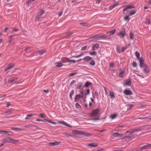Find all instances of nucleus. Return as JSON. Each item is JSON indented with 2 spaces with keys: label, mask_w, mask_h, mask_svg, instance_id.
I'll return each instance as SVG.
<instances>
[{
  "label": "nucleus",
  "mask_w": 151,
  "mask_h": 151,
  "mask_svg": "<svg viewBox=\"0 0 151 151\" xmlns=\"http://www.w3.org/2000/svg\"><path fill=\"white\" fill-rule=\"evenodd\" d=\"M106 37L104 36H100L99 35H96L93 37L89 38L88 40L90 41L100 40H106Z\"/></svg>",
  "instance_id": "nucleus-1"
},
{
  "label": "nucleus",
  "mask_w": 151,
  "mask_h": 151,
  "mask_svg": "<svg viewBox=\"0 0 151 151\" xmlns=\"http://www.w3.org/2000/svg\"><path fill=\"white\" fill-rule=\"evenodd\" d=\"M73 133L75 134V136H76V135H81L84 136L88 137L91 135V134L89 133L84 132L80 131H74Z\"/></svg>",
  "instance_id": "nucleus-2"
},
{
  "label": "nucleus",
  "mask_w": 151,
  "mask_h": 151,
  "mask_svg": "<svg viewBox=\"0 0 151 151\" xmlns=\"http://www.w3.org/2000/svg\"><path fill=\"white\" fill-rule=\"evenodd\" d=\"M126 34L125 29L122 28L121 31L119 33L118 35L121 38L124 37Z\"/></svg>",
  "instance_id": "nucleus-3"
},
{
  "label": "nucleus",
  "mask_w": 151,
  "mask_h": 151,
  "mask_svg": "<svg viewBox=\"0 0 151 151\" xmlns=\"http://www.w3.org/2000/svg\"><path fill=\"white\" fill-rule=\"evenodd\" d=\"M135 7V6L133 5H127L123 9V14H125V12L126 11L128 12L130 9L134 8Z\"/></svg>",
  "instance_id": "nucleus-4"
},
{
  "label": "nucleus",
  "mask_w": 151,
  "mask_h": 151,
  "mask_svg": "<svg viewBox=\"0 0 151 151\" xmlns=\"http://www.w3.org/2000/svg\"><path fill=\"white\" fill-rule=\"evenodd\" d=\"M147 126V125H144L142 126L139 127L137 128L133 129V130L134 133L136 132H140L142 130H144V128Z\"/></svg>",
  "instance_id": "nucleus-5"
},
{
  "label": "nucleus",
  "mask_w": 151,
  "mask_h": 151,
  "mask_svg": "<svg viewBox=\"0 0 151 151\" xmlns=\"http://www.w3.org/2000/svg\"><path fill=\"white\" fill-rule=\"evenodd\" d=\"M139 64L140 68H143V67L146 65L144 63V60L142 57H141L139 60Z\"/></svg>",
  "instance_id": "nucleus-6"
},
{
  "label": "nucleus",
  "mask_w": 151,
  "mask_h": 151,
  "mask_svg": "<svg viewBox=\"0 0 151 151\" xmlns=\"http://www.w3.org/2000/svg\"><path fill=\"white\" fill-rule=\"evenodd\" d=\"M99 112V109H96L92 111L91 115L93 116H94L97 115Z\"/></svg>",
  "instance_id": "nucleus-7"
},
{
  "label": "nucleus",
  "mask_w": 151,
  "mask_h": 151,
  "mask_svg": "<svg viewBox=\"0 0 151 151\" xmlns=\"http://www.w3.org/2000/svg\"><path fill=\"white\" fill-rule=\"evenodd\" d=\"M143 68H144L143 71L145 73H148L150 72L149 67L146 65H144Z\"/></svg>",
  "instance_id": "nucleus-8"
},
{
  "label": "nucleus",
  "mask_w": 151,
  "mask_h": 151,
  "mask_svg": "<svg viewBox=\"0 0 151 151\" xmlns=\"http://www.w3.org/2000/svg\"><path fill=\"white\" fill-rule=\"evenodd\" d=\"M84 87V85L83 84V83H80L78 85L76 89L82 90Z\"/></svg>",
  "instance_id": "nucleus-9"
},
{
  "label": "nucleus",
  "mask_w": 151,
  "mask_h": 151,
  "mask_svg": "<svg viewBox=\"0 0 151 151\" xmlns=\"http://www.w3.org/2000/svg\"><path fill=\"white\" fill-rule=\"evenodd\" d=\"M151 147V144H148V145H145L141 147L140 148H139V149H148L149 147Z\"/></svg>",
  "instance_id": "nucleus-10"
},
{
  "label": "nucleus",
  "mask_w": 151,
  "mask_h": 151,
  "mask_svg": "<svg viewBox=\"0 0 151 151\" xmlns=\"http://www.w3.org/2000/svg\"><path fill=\"white\" fill-rule=\"evenodd\" d=\"M99 47V44H93L92 47V50H97Z\"/></svg>",
  "instance_id": "nucleus-11"
},
{
  "label": "nucleus",
  "mask_w": 151,
  "mask_h": 151,
  "mask_svg": "<svg viewBox=\"0 0 151 151\" xmlns=\"http://www.w3.org/2000/svg\"><path fill=\"white\" fill-rule=\"evenodd\" d=\"M124 93L126 95H129L132 94V93L131 91L129 90H125L124 92Z\"/></svg>",
  "instance_id": "nucleus-12"
},
{
  "label": "nucleus",
  "mask_w": 151,
  "mask_h": 151,
  "mask_svg": "<svg viewBox=\"0 0 151 151\" xmlns=\"http://www.w3.org/2000/svg\"><path fill=\"white\" fill-rule=\"evenodd\" d=\"M14 64L12 65L11 64H9L8 65V67L5 70V71H6L8 70L12 69L14 67Z\"/></svg>",
  "instance_id": "nucleus-13"
},
{
  "label": "nucleus",
  "mask_w": 151,
  "mask_h": 151,
  "mask_svg": "<svg viewBox=\"0 0 151 151\" xmlns=\"http://www.w3.org/2000/svg\"><path fill=\"white\" fill-rule=\"evenodd\" d=\"M92 58L89 56H85L83 58V60L87 61L88 62L92 59Z\"/></svg>",
  "instance_id": "nucleus-14"
},
{
  "label": "nucleus",
  "mask_w": 151,
  "mask_h": 151,
  "mask_svg": "<svg viewBox=\"0 0 151 151\" xmlns=\"http://www.w3.org/2000/svg\"><path fill=\"white\" fill-rule=\"evenodd\" d=\"M112 135L113 136L116 137H121V136H123V134H119L117 132H115V133H113L112 134Z\"/></svg>",
  "instance_id": "nucleus-15"
},
{
  "label": "nucleus",
  "mask_w": 151,
  "mask_h": 151,
  "mask_svg": "<svg viewBox=\"0 0 151 151\" xmlns=\"http://www.w3.org/2000/svg\"><path fill=\"white\" fill-rule=\"evenodd\" d=\"M11 128L13 130L17 131L18 132L22 131L24 129L21 128H16L14 127H12Z\"/></svg>",
  "instance_id": "nucleus-16"
},
{
  "label": "nucleus",
  "mask_w": 151,
  "mask_h": 151,
  "mask_svg": "<svg viewBox=\"0 0 151 151\" xmlns=\"http://www.w3.org/2000/svg\"><path fill=\"white\" fill-rule=\"evenodd\" d=\"M11 138H7L4 139L2 141V142L4 143L9 142L10 143Z\"/></svg>",
  "instance_id": "nucleus-17"
},
{
  "label": "nucleus",
  "mask_w": 151,
  "mask_h": 151,
  "mask_svg": "<svg viewBox=\"0 0 151 151\" xmlns=\"http://www.w3.org/2000/svg\"><path fill=\"white\" fill-rule=\"evenodd\" d=\"M17 79V78L16 77L13 78L11 79L8 80V82L9 83H12L14 81H16Z\"/></svg>",
  "instance_id": "nucleus-18"
},
{
  "label": "nucleus",
  "mask_w": 151,
  "mask_h": 151,
  "mask_svg": "<svg viewBox=\"0 0 151 151\" xmlns=\"http://www.w3.org/2000/svg\"><path fill=\"white\" fill-rule=\"evenodd\" d=\"M59 143L58 142H50L49 143V145L50 146H54L57 145H59Z\"/></svg>",
  "instance_id": "nucleus-19"
},
{
  "label": "nucleus",
  "mask_w": 151,
  "mask_h": 151,
  "mask_svg": "<svg viewBox=\"0 0 151 151\" xmlns=\"http://www.w3.org/2000/svg\"><path fill=\"white\" fill-rule=\"evenodd\" d=\"M45 52L46 50L45 49L40 50L37 51V53L41 55H43Z\"/></svg>",
  "instance_id": "nucleus-20"
},
{
  "label": "nucleus",
  "mask_w": 151,
  "mask_h": 151,
  "mask_svg": "<svg viewBox=\"0 0 151 151\" xmlns=\"http://www.w3.org/2000/svg\"><path fill=\"white\" fill-rule=\"evenodd\" d=\"M118 4L115 3L113 4V5L110 6L109 8V10L110 11L111 10L113 9L116 6L118 5Z\"/></svg>",
  "instance_id": "nucleus-21"
},
{
  "label": "nucleus",
  "mask_w": 151,
  "mask_h": 151,
  "mask_svg": "<svg viewBox=\"0 0 151 151\" xmlns=\"http://www.w3.org/2000/svg\"><path fill=\"white\" fill-rule=\"evenodd\" d=\"M131 84V81L130 79L126 80L125 81V85L128 86H130Z\"/></svg>",
  "instance_id": "nucleus-22"
},
{
  "label": "nucleus",
  "mask_w": 151,
  "mask_h": 151,
  "mask_svg": "<svg viewBox=\"0 0 151 151\" xmlns=\"http://www.w3.org/2000/svg\"><path fill=\"white\" fill-rule=\"evenodd\" d=\"M81 98L80 97V94H78L77 95L75 98V102H78L79 100V99Z\"/></svg>",
  "instance_id": "nucleus-23"
},
{
  "label": "nucleus",
  "mask_w": 151,
  "mask_h": 151,
  "mask_svg": "<svg viewBox=\"0 0 151 151\" xmlns=\"http://www.w3.org/2000/svg\"><path fill=\"white\" fill-rule=\"evenodd\" d=\"M88 146H90L92 147H95L98 146V144L96 143H90L88 144Z\"/></svg>",
  "instance_id": "nucleus-24"
},
{
  "label": "nucleus",
  "mask_w": 151,
  "mask_h": 151,
  "mask_svg": "<svg viewBox=\"0 0 151 151\" xmlns=\"http://www.w3.org/2000/svg\"><path fill=\"white\" fill-rule=\"evenodd\" d=\"M118 115L117 114H114L110 116V117L112 119H114Z\"/></svg>",
  "instance_id": "nucleus-25"
},
{
  "label": "nucleus",
  "mask_w": 151,
  "mask_h": 151,
  "mask_svg": "<svg viewBox=\"0 0 151 151\" xmlns=\"http://www.w3.org/2000/svg\"><path fill=\"white\" fill-rule=\"evenodd\" d=\"M109 96H110V98L111 99H114L115 97V96L113 92L110 91L109 93Z\"/></svg>",
  "instance_id": "nucleus-26"
},
{
  "label": "nucleus",
  "mask_w": 151,
  "mask_h": 151,
  "mask_svg": "<svg viewBox=\"0 0 151 151\" xmlns=\"http://www.w3.org/2000/svg\"><path fill=\"white\" fill-rule=\"evenodd\" d=\"M136 12V11L135 10L131 11H130V12L129 14V16L130 17L133 15L135 14Z\"/></svg>",
  "instance_id": "nucleus-27"
},
{
  "label": "nucleus",
  "mask_w": 151,
  "mask_h": 151,
  "mask_svg": "<svg viewBox=\"0 0 151 151\" xmlns=\"http://www.w3.org/2000/svg\"><path fill=\"white\" fill-rule=\"evenodd\" d=\"M92 85V83L91 82L87 81L85 85H84V87L87 88L90 85Z\"/></svg>",
  "instance_id": "nucleus-28"
},
{
  "label": "nucleus",
  "mask_w": 151,
  "mask_h": 151,
  "mask_svg": "<svg viewBox=\"0 0 151 151\" xmlns=\"http://www.w3.org/2000/svg\"><path fill=\"white\" fill-rule=\"evenodd\" d=\"M135 55H136V58L137 59H139V58H140V53H139V52L137 51H136L135 52Z\"/></svg>",
  "instance_id": "nucleus-29"
},
{
  "label": "nucleus",
  "mask_w": 151,
  "mask_h": 151,
  "mask_svg": "<svg viewBox=\"0 0 151 151\" xmlns=\"http://www.w3.org/2000/svg\"><path fill=\"white\" fill-rule=\"evenodd\" d=\"M36 114H30L27 115L26 117L25 118V119H29L30 117H32L34 116H35Z\"/></svg>",
  "instance_id": "nucleus-30"
},
{
  "label": "nucleus",
  "mask_w": 151,
  "mask_h": 151,
  "mask_svg": "<svg viewBox=\"0 0 151 151\" xmlns=\"http://www.w3.org/2000/svg\"><path fill=\"white\" fill-rule=\"evenodd\" d=\"M74 93V90H72L70 93V96H69V97L70 98V99L72 100L73 99V98H72V96L73 95V93Z\"/></svg>",
  "instance_id": "nucleus-31"
},
{
  "label": "nucleus",
  "mask_w": 151,
  "mask_h": 151,
  "mask_svg": "<svg viewBox=\"0 0 151 151\" xmlns=\"http://www.w3.org/2000/svg\"><path fill=\"white\" fill-rule=\"evenodd\" d=\"M19 142L18 140H15L13 139H11L10 143H13L14 144H15L16 143Z\"/></svg>",
  "instance_id": "nucleus-32"
},
{
  "label": "nucleus",
  "mask_w": 151,
  "mask_h": 151,
  "mask_svg": "<svg viewBox=\"0 0 151 151\" xmlns=\"http://www.w3.org/2000/svg\"><path fill=\"white\" fill-rule=\"evenodd\" d=\"M145 24L147 26H148L150 23V19H147V21L145 22Z\"/></svg>",
  "instance_id": "nucleus-33"
},
{
  "label": "nucleus",
  "mask_w": 151,
  "mask_h": 151,
  "mask_svg": "<svg viewBox=\"0 0 151 151\" xmlns=\"http://www.w3.org/2000/svg\"><path fill=\"white\" fill-rule=\"evenodd\" d=\"M76 108L79 109H81V105L78 103H77L76 104Z\"/></svg>",
  "instance_id": "nucleus-34"
},
{
  "label": "nucleus",
  "mask_w": 151,
  "mask_h": 151,
  "mask_svg": "<svg viewBox=\"0 0 151 151\" xmlns=\"http://www.w3.org/2000/svg\"><path fill=\"white\" fill-rule=\"evenodd\" d=\"M19 29L17 28H14L12 31V32L14 34H15V32H18L19 30Z\"/></svg>",
  "instance_id": "nucleus-35"
},
{
  "label": "nucleus",
  "mask_w": 151,
  "mask_h": 151,
  "mask_svg": "<svg viewBox=\"0 0 151 151\" xmlns=\"http://www.w3.org/2000/svg\"><path fill=\"white\" fill-rule=\"evenodd\" d=\"M4 113L8 114V115H10L12 113V110H9L5 112Z\"/></svg>",
  "instance_id": "nucleus-36"
},
{
  "label": "nucleus",
  "mask_w": 151,
  "mask_h": 151,
  "mask_svg": "<svg viewBox=\"0 0 151 151\" xmlns=\"http://www.w3.org/2000/svg\"><path fill=\"white\" fill-rule=\"evenodd\" d=\"M116 30V29H114V30L110 31H109L108 32L110 33V35H113L115 33V31Z\"/></svg>",
  "instance_id": "nucleus-37"
},
{
  "label": "nucleus",
  "mask_w": 151,
  "mask_h": 151,
  "mask_svg": "<svg viewBox=\"0 0 151 151\" xmlns=\"http://www.w3.org/2000/svg\"><path fill=\"white\" fill-rule=\"evenodd\" d=\"M133 137L132 136H126L124 138V139H133Z\"/></svg>",
  "instance_id": "nucleus-38"
},
{
  "label": "nucleus",
  "mask_w": 151,
  "mask_h": 151,
  "mask_svg": "<svg viewBox=\"0 0 151 151\" xmlns=\"http://www.w3.org/2000/svg\"><path fill=\"white\" fill-rule=\"evenodd\" d=\"M57 64L56 66L57 67H60L63 66V64L61 62H58L56 63Z\"/></svg>",
  "instance_id": "nucleus-39"
},
{
  "label": "nucleus",
  "mask_w": 151,
  "mask_h": 151,
  "mask_svg": "<svg viewBox=\"0 0 151 151\" xmlns=\"http://www.w3.org/2000/svg\"><path fill=\"white\" fill-rule=\"evenodd\" d=\"M90 60L91 62H90L89 64L92 65H94L95 64V62L94 60L92 59Z\"/></svg>",
  "instance_id": "nucleus-40"
},
{
  "label": "nucleus",
  "mask_w": 151,
  "mask_h": 151,
  "mask_svg": "<svg viewBox=\"0 0 151 151\" xmlns=\"http://www.w3.org/2000/svg\"><path fill=\"white\" fill-rule=\"evenodd\" d=\"M130 17V16H129V15H128L127 16H126L124 18V21H127V20L128 21L130 19H129V17Z\"/></svg>",
  "instance_id": "nucleus-41"
},
{
  "label": "nucleus",
  "mask_w": 151,
  "mask_h": 151,
  "mask_svg": "<svg viewBox=\"0 0 151 151\" xmlns=\"http://www.w3.org/2000/svg\"><path fill=\"white\" fill-rule=\"evenodd\" d=\"M134 34L132 32H130L129 34L130 38L131 40H132L133 39Z\"/></svg>",
  "instance_id": "nucleus-42"
},
{
  "label": "nucleus",
  "mask_w": 151,
  "mask_h": 151,
  "mask_svg": "<svg viewBox=\"0 0 151 151\" xmlns=\"http://www.w3.org/2000/svg\"><path fill=\"white\" fill-rule=\"evenodd\" d=\"M80 24L83 27H86L89 25L88 23H81Z\"/></svg>",
  "instance_id": "nucleus-43"
},
{
  "label": "nucleus",
  "mask_w": 151,
  "mask_h": 151,
  "mask_svg": "<svg viewBox=\"0 0 151 151\" xmlns=\"http://www.w3.org/2000/svg\"><path fill=\"white\" fill-rule=\"evenodd\" d=\"M7 132H7V134L8 135H9V136H11L14 135V133H12V132H11V131H7Z\"/></svg>",
  "instance_id": "nucleus-44"
},
{
  "label": "nucleus",
  "mask_w": 151,
  "mask_h": 151,
  "mask_svg": "<svg viewBox=\"0 0 151 151\" xmlns=\"http://www.w3.org/2000/svg\"><path fill=\"white\" fill-rule=\"evenodd\" d=\"M40 16L39 15H37L35 18V21H38L40 19Z\"/></svg>",
  "instance_id": "nucleus-45"
},
{
  "label": "nucleus",
  "mask_w": 151,
  "mask_h": 151,
  "mask_svg": "<svg viewBox=\"0 0 151 151\" xmlns=\"http://www.w3.org/2000/svg\"><path fill=\"white\" fill-rule=\"evenodd\" d=\"M59 122L61 123V124H62L65 126H68V124H67V123H66L64 121H59Z\"/></svg>",
  "instance_id": "nucleus-46"
},
{
  "label": "nucleus",
  "mask_w": 151,
  "mask_h": 151,
  "mask_svg": "<svg viewBox=\"0 0 151 151\" xmlns=\"http://www.w3.org/2000/svg\"><path fill=\"white\" fill-rule=\"evenodd\" d=\"M45 13L44 11V10H42L39 13L38 15L40 16V17L42 15Z\"/></svg>",
  "instance_id": "nucleus-47"
},
{
  "label": "nucleus",
  "mask_w": 151,
  "mask_h": 151,
  "mask_svg": "<svg viewBox=\"0 0 151 151\" xmlns=\"http://www.w3.org/2000/svg\"><path fill=\"white\" fill-rule=\"evenodd\" d=\"M124 72V71H122L120 72L119 74V77H122L123 76V74Z\"/></svg>",
  "instance_id": "nucleus-48"
},
{
  "label": "nucleus",
  "mask_w": 151,
  "mask_h": 151,
  "mask_svg": "<svg viewBox=\"0 0 151 151\" xmlns=\"http://www.w3.org/2000/svg\"><path fill=\"white\" fill-rule=\"evenodd\" d=\"M127 132L128 133H129L130 134H131L132 133H134L133 129L130 130L129 131H127Z\"/></svg>",
  "instance_id": "nucleus-49"
},
{
  "label": "nucleus",
  "mask_w": 151,
  "mask_h": 151,
  "mask_svg": "<svg viewBox=\"0 0 151 151\" xmlns=\"http://www.w3.org/2000/svg\"><path fill=\"white\" fill-rule=\"evenodd\" d=\"M71 62L73 63H75L76 62V61L74 60H70L66 61V63Z\"/></svg>",
  "instance_id": "nucleus-50"
},
{
  "label": "nucleus",
  "mask_w": 151,
  "mask_h": 151,
  "mask_svg": "<svg viewBox=\"0 0 151 151\" xmlns=\"http://www.w3.org/2000/svg\"><path fill=\"white\" fill-rule=\"evenodd\" d=\"M83 55V53H81L80 55H74V56H73V58H79V57H81V56Z\"/></svg>",
  "instance_id": "nucleus-51"
},
{
  "label": "nucleus",
  "mask_w": 151,
  "mask_h": 151,
  "mask_svg": "<svg viewBox=\"0 0 151 151\" xmlns=\"http://www.w3.org/2000/svg\"><path fill=\"white\" fill-rule=\"evenodd\" d=\"M132 65L133 66V67L134 68L136 67L137 66L136 63L135 62H133L132 64Z\"/></svg>",
  "instance_id": "nucleus-52"
},
{
  "label": "nucleus",
  "mask_w": 151,
  "mask_h": 151,
  "mask_svg": "<svg viewBox=\"0 0 151 151\" xmlns=\"http://www.w3.org/2000/svg\"><path fill=\"white\" fill-rule=\"evenodd\" d=\"M7 131H4V130H0V133L1 134H4V133L7 134Z\"/></svg>",
  "instance_id": "nucleus-53"
},
{
  "label": "nucleus",
  "mask_w": 151,
  "mask_h": 151,
  "mask_svg": "<svg viewBox=\"0 0 151 151\" xmlns=\"http://www.w3.org/2000/svg\"><path fill=\"white\" fill-rule=\"evenodd\" d=\"M89 54L92 55H95L96 54V52L95 51H93L90 52Z\"/></svg>",
  "instance_id": "nucleus-54"
},
{
  "label": "nucleus",
  "mask_w": 151,
  "mask_h": 151,
  "mask_svg": "<svg viewBox=\"0 0 151 151\" xmlns=\"http://www.w3.org/2000/svg\"><path fill=\"white\" fill-rule=\"evenodd\" d=\"M73 134H74V135H73L72 134H67L66 135V136H67V137H69V136H70V137H73V136H75V134H74L73 133Z\"/></svg>",
  "instance_id": "nucleus-55"
},
{
  "label": "nucleus",
  "mask_w": 151,
  "mask_h": 151,
  "mask_svg": "<svg viewBox=\"0 0 151 151\" xmlns=\"http://www.w3.org/2000/svg\"><path fill=\"white\" fill-rule=\"evenodd\" d=\"M76 74H77V73H76V72L71 73L69 75V76H73L75 75Z\"/></svg>",
  "instance_id": "nucleus-56"
},
{
  "label": "nucleus",
  "mask_w": 151,
  "mask_h": 151,
  "mask_svg": "<svg viewBox=\"0 0 151 151\" xmlns=\"http://www.w3.org/2000/svg\"><path fill=\"white\" fill-rule=\"evenodd\" d=\"M87 46H85L82 47L81 48V50H84L86 49L87 48Z\"/></svg>",
  "instance_id": "nucleus-57"
},
{
  "label": "nucleus",
  "mask_w": 151,
  "mask_h": 151,
  "mask_svg": "<svg viewBox=\"0 0 151 151\" xmlns=\"http://www.w3.org/2000/svg\"><path fill=\"white\" fill-rule=\"evenodd\" d=\"M146 119H151V116H148L145 117V120H146Z\"/></svg>",
  "instance_id": "nucleus-58"
},
{
  "label": "nucleus",
  "mask_w": 151,
  "mask_h": 151,
  "mask_svg": "<svg viewBox=\"0 0 151 151\" xmlns=\"http://www.w3.org/2000/svg\"><path fill=\"white\" fill-rule=\"evenodd\" d=\"M75 82H76L75 80L73 81H72V82L70 84V86H72V85H73V84H74L75 83Z\"/></svg>",
  "instance_id": "nucleus-59"
},
{
  "label": "nucleus",
  "mask_w": 151,
  "mask_h": 151,
  "mask_svg": "<svg viewBox=\"0 0 151 151\" xmlns=\"http://www.w3.org/2000/svg\"><path fill=\"white\" fill-rule=\"evenodd\" d=\"M127 47H122V52L124 51L127 49Z\"/></svg>",
  "instance_id": "nucleus-60"
},
{
  "label": "nucleus",
  "mask_w": 151,
  "mask_h": 151,
  "mask_svg": "<svg viewBox=\"0 0 151 151\" xmlns=\"http://www.w3.org/2000/svg\"><path fill=\"white\" fill-rule=\"evenodd\" d=\"M116 51L118 53H120V49H119V48L118 47H117Z\"/></svg>",
  "instance_id": "nucleus-61"
},
{
  "label": "nucleus",
  "mask_w": 151,
  "mask_h": 151,
  "mask_svg": "<svg viewBox=\"0 0 151 151\" xmlns=\"http://www.w3.org/2000/svg\"><path fill=\"white\" fill-rule=\"evenodd\" d=\"M147 126L145 127L147 128L148 129H151V125H147Z\"/></svg>",
  "instance_id": "nucleus-62"
},
{
  "label": "nucleus",
  "mask_w": 151,
  "mask_h": 151,
  "mask_svg": "<svg viewBox=\"0 0 151 151\" xmlns=\"http://www.w3.org/2000/svg\"><path fill=\"white\" fill-rule=\"evenodd\" d=\"M90 94V90L89 89H87V90L86 93V95H87L88 94Z\"/></svg>",
  "instance_id": "nucleus-63"
},
{
  "label": "nucleus",
  "mask_w": 151,
  "mask_h": 151,
  "mask_svg": "<svg viewBox=\"0 0 151 151\" xmlns=\"http://www.w3.org/2000/svg\"><path fill=\"white\" fill-rule=\"evenodd\" d=\"M95 3L96 4H99L101 0H97V1H95Z\"/></svg>",
  "instance_id": "nucleus-64"
}]
</instances>
